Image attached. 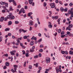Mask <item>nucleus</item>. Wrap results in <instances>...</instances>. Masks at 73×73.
<instances>
[{"instance_id":"obj_1","label":"nucleus","mask_w":73,"mask_h":73,"mask_svg":"<svg viewBox=\"0 0 73 73\" xmlns=\"http://www.w3.org/2000/svg\"><path fill=\"white\" fill-rule=\"evenodd\" d=\"M10 15L7 16V19H15V17L12 15L11 13H9Z\"/></svg>"},{"instance_id":"obj_2","label":"nucleus","mask_w":73,"mask_h":73,"mask_svg":"<svg viewBox=\"0 0 73 73\" xmlns=\"http://www.w3.org/2000/svg\"><path fill=\"white\" fill-rule=\"evenodd\" d=\"M16 50H14L11 51L10 53L11 54V56H15V53H16Z\"/></svg>"},{"instance_id":"obj_3","label":"nucleus","mask_w":73,"mask_h":73,"mask_svg":"<svg viewBox=\"0 0 73 73\" xmlns=\"http://www.w3.org/2000/svg\"><path fill=\"white\" fill-rule=\"evenodd\" d=\"M46 63H49L50 62V58L48 57H47L46 58Z\"/></svg>"},{"instance_id":"obj_4","label":"nucleus","mask_w":73,"mask_h":73,"mask_svg":"<svg viewBox=\"0 0 73 73\" xmlns=\"http://www.w3.org/2000/svg\"><path fill=\"white\" fill-rule=\"evenodd\" d=\"M29 25L30 26H32L33 25V22L32 20L30 21H29Z\"/></svg>"},{"instance_id":"obj_5","label":"nucleus","mask_w":73,"mask_h":73,"mask_svg":"<svg viewBox=\"0 0 73 73\" xmlns=\"http://www.w3.org/2000/svg\"><path fill=\"white\" fill-rule=\"evenodd\" d=\"M50 7H51V8H54L55 7V4L54 3H50Z\"/></svg>"},{"instance_id":"obj_6","label":"nucleus","mask_w":73,"mask_h":73,"mask_svg":"<svg viewBox=\"0 0 73 73\" xmlns=\"http://www.w3.org/2000/svg\"><path fill=\"white\" fill-rule=\"evenodd\" d=\"M22 38H23L22 37L18 38L17 39V42H19V43H20V41L19 40H21Z\"/></svg>"},{"instance_id":"obj_7","label":"nucleus","mask_w":73,"mask_h":73,"mask_svg":"<svg viewBox=\"0 0 73 73\" xmlns=\"http://www.w3.org/2000/svg\"><path fill=\"white\" fill-rule=\"evenodd\" d=\"M33 0H29L28 1L30 5H32V3H33Z\"/></svg>"},{"instance_id":"obj_8","label":"nucleus","mask_w":73,"mask_h":73,"mask_svg":"<svg viewBox=\"0 0 73 73\" xmlns=\"http://www.w3.org/2000/svg\"><path fill=\"white\" fill-rule=\"evenodd\" d=\"M34 42V41L33 40L31 41V42H30V45L31 46H33V45H34V43H33Z\"/></svg>"},{"instance_id":"obj_9","label":"nucleus","mask_w":73,"mask_h":73,"mask_svg":"<svg viewBox=\"0 0 73 73\" xmlns=\"http://www.w3.org/2000/svg\"><path fill=\"white\" fill-rule=\"evenodd\" d=\"M73 13V11H72V10H70L68 11V13L69 14H71V15H72Z\"/></svg>"},{"instance_id":"obj_10","label":"nucleus","mask_w":73,"mask_h":73,"mask_svg":"<svg viewBox=\"0 0 73 73\" xmlns=\"http://www.w3.org/2000/svg\"><path fill=\"white\" fill-rule=\"evenodd\" d=\"M72 27H73V25L72 24H69L68 26V28H72Z\"/></svg>"},{"instance_id":"obj_11","label":"nucleus","mask_w":73,"mask_h":73,"mask_svg":"<svg viewBox=\"0 0 73 73\" xmlns=\"http://www.w3.org/2000/svg\"><path fill=\"white\" fill-rule=\"evenodd\" d=\"M30 52L31 53H33V52H34L35 51V50L33 49H30L29 50Z\"/></svg>"},{"instance_id":"obj_12","label":"nucleus","mask_w":73,"mask_h":73,"mask_svg":"<svg viewBox=\"0 0 73 73\" xmlns=\"http://www.w3.org/2000/svg\"><path fill=\"white\" fill-rule=\"evenodd\" d=\"M36 20L37 21L38 24H39V25H40V22L39 21V18H37L36 19Z\"/></svg>"},{"instance_id":"obj_13","label":"nucleus","mask_w":73,"mask_h":73,"mask_svg":"<svg viewBox=\"0 0 73 73\" xmlns=\"http://www.w3.org/2000/svg\"><path fill=\"white\" fill-rule=\"evenodd\" d=\"M32 13H33L32 12H30V13H29L28 15L29 17H30V16H31L32 15Z\"/></svg>"},{"instance_id":"obj_14","label":"nucleus","mask_w":73,"mask_h":73,"mask_svg":"<svg viewBox=\"0 0 73 73\" xmlns=\"http://www.w3.org/2000/svg\"><path fill=\"white\" fill-rule=\"evenodd\" d=\"M5 65L7 66H9V63L8 62H7L5 63Z\"/></svg>"},{"instance_id":"obj_15","label":"nucleus","mask_w":73,"mask_h":73,"mask_svg":"<svg viewBox=\"0 0 73 73\" xmlns=\"http://www.w3.org/2000/svg\"><path fill=\"white\" fill-rule=\"evenodd\" d=\"M12 24V22L11 21H9L8 22V25H11Z\"/></svg>"},{"instance_id":"obj_16","label":"nucleus","mask_w":73,"mask_h":73,"mask_svg":"<svg viewBox=\"0 0 73 73\" xmlns=\"http://www.w3.org/2000/svg\"><path fill=\"white\" fill-rule=\"evenodd\" d=\"M21 31H23V32L24 33H25V32H27V31L24 30L23 29H20L19 30V32H21Z\"/></svg>"},{"instance_id":"obj_17","label":"nucleus","mask_w":73,"mask_h":73,"mask_svg":"<svg viewBox=\"0 0 73 73\" xmlns=\"http://www.w3.org/2000/svg\"><path fill=\"white\" fill-rule=\"evenodd\" d=\"M69 53L70 54H71L72 55H73V51H72L71 50H70L69 52Z\"/></svg>"},{"instance_id":"obj_18","label":"nucleus","mask_w":73,"mask_h":73,"mask_svg":"<svg viewBox=\"0 0 73 73\" xmlns=\"http://www.w3.org/2000/svg\"><path fill=\"white\" fill-rule=\"evenodd\" d=\"M10 30V29L9 28H6L5 31H9Z\"/></svg>"},{"instance_id":"obj_19","label":"nucleus","mask_w":73,"mask_h":73,"mask_svg":"<svg viewBox=\"0 0 73 73\" xmlns=\"http://www.w3.org/2000/svg\"><path fill=\"white\" fill-rule=\"evenodd\" d=\"M49 71V69H46V71H45V73H48V72Z\"/></svg>"},{"instance_id":"obj_20","label":"nucleus","mask_w":73,"mask_h":73,"mask_svg":"<svg viewBox=\"0 0 73 73\" xmlns=\"http://www.w3.org/2000/svg\"><path fill=\"white\" fill-rule=\"evenodd\" d=\"M8 54H4L3 55V56H5V57H8Z\"/></svg>"},{"instance_id":"obj_21","label":"nucleus","mask_w":73,"mask_h":73,"mask_svg":"<svg viewBox=\"0 0 73 73\" xmlns=\"http://www.w3.org/2000/svg\"><path fill=\"white\" fill-rule=\"evenodd\" d=\"M34 58L35 59H36V58H38V55H35L34 56Z\"/></svg>"},{"instance_id":"obj_22","label":"nucleus","mask_w":73,"mask_h":73,"mask_svg":"<svg viewBox=\"0 0 73 73\" xmlns=\"http://www.w3.org/2000/svg\"><path fill=\"white\" fill-rule=\"evenodd\" d=\"M3 20H4V18H1L0 20L1 22H3Z\"/></svg>"},{"instance_id":"obj_23","label":"nucleus","mask_w":73,"mask_h":73,"mask_svg":"<svg viewBox=\"0 0 73 73\" xmlns=\"http://www.w3.org/2000/svg\"><path fill=\"white\" fill-rule=\"evenodd\" d=\"M1 5H4L5 4V2H1Z\"/></svg>"},{"instance_id":"obj_24","label":"nucleus","mask_w":73,"mask_h":73,"mask_svg":"<svg viewBox=\"0 0 73 73\" xmlns=\"http://www.w3.org/2000/svg\"><path fill=\"white\" fill-rule=\"evenodd\" d=\"M15 24H18L19 23V22L18 21H15Z\"/></svg>"},{"instance_id":"obj_25","label":"nucleus","mask_w":73,"mask_h":73,"mask_svg":"<svg viewBox=\"0 0 73 73\" xmlns=\"http://www.w3.org/2000/svg\"><path fill=\"white\" fill-rule=\"evenodd\" d=\"M64 10V8L63 7H61L60 8V11H61V12H63Z\"/></svg>"},{"instance_id":"obj_26","label":"nucleus","mask_w":73,"mask_h":73,"mask_svg":"<svg viewBox=\"0 0 73 73\" xmlns=\"http://www.w3.org/2000/svg\"><path fill=\"white\" fill-rule=\"evenodd\" d=\"M64 12H67L68 11V9L67 8H65V9H64Z\"/></svg>"},{"instance_id":"obj_27","label":"nucleus","mask_w":73,"mask_h":73,"mask_svg":"<svg viewBox=\"0 0 73 73\" xmlns=\"http://www.w3.org/2000/svg\"><path fill=\"white\" fill-rule=\"evenodd\" d=\"M9 2L10 3H11L12 1V2H15V0H9Z\"/></svg>"},{"instance_id":"obj_28","label":"nucleus","mask_w":73,"mask_h":73,"mask_svg":"<svg viewBox=\"0 0 73 73\" xmlns=\"http://www.w3.org/2000/svg\"><path fill=\"white\" fill-rule=\"evenodd\" d=\"M9 10V11H13V9H12V6L10 7Z\"/></svg>"},{"instance_id":"obj_29","label":"nucleus","mask_w":73,"mask_h":73,"mask_svg":"<svg viewBox=\"0 0 73 73\" xmlns=\"http://www.w3.org/2000/svg\"><path fill=\"white\" fill-rule=\"evenodd\" d=\"M17 46H16L14 45L13 46V49H15V48H16L17 49Z\"/></svg>"},{"instance_id":"obj_30","label":"nucleus","mask_w":73,"mask_h":73,"mask_svg":"<svg viewBox=\"0 0 73 73\" xmlns=\"http://www.w3.org/2000/svg\"><path fill=\"white\" fill-rule=\"evenodd\" d=\"M43 5L44 7L46 6V2H44L43 3Z\"/></svg>"},{"instance_id":"obj_31","label":"nucleus","mask_w":73,"mask_h":73,"mask_svg":"<svg viewBox=\"0 0 73 73\" xmlns=\"http://www.w3.org/2000/svg\"><path fill=\"white\" fill-rule=\"evenodd\" d=\"M48 27L50 28H52V25H48Z\"/></svg>"},{"instance_id":"obj_32","label":"nucleus","mask_w":73,"mask_h":73,"mask_svg":"<svg viewBox=\"0 0 73 73\" xmlns=\"http://www.w3.org/2000/svg\"><path fill=\"white\" fill-rule=\"evenodd\" d=\"M23 38L24 39H27V36H23Z\"/></svg>"},{"instance_id":"obj_33","label":"nucleus","mask_w":73,"mask_h":73,"mask_svg":"<svg viewBox=\"0 0 73 73\" xmlns=\"http://www.w3.org/2000/svg\"><path fill=\"white\" fill-rule=\"evenodd\" d=\"M37 25H38L37 24L35 23L34 25V27L35 28H37Z\"/></svg>"},{"instance_id":"obj_34","label":"nucleus","mask_w":73,"mask_h":73,"mask_svg":"<svg viewBox=\"0 0 73 73\" xmlns=\"http://www.w3.org/2000/svg\"><path fill=\"white\" fill-rule=\"evenodd\" d=\"M32 65H30L29 66V68L30 69H32Z\"/></svg>"},{"instance_id":"obj_35","label":"nucleus","mask_w":73,"mask_h":73,"mask_svg":"<svg viewBox=\"0 0 73 73\" xmlns=\"http://www.w3.org/2000/svg\"><path fill=\"white\" fill-rule=\"evenodd\" d=\"M39 50L40 52H43V50L42 49H40Z\"/></svg>"},{"instance_id":"obj_36","label":"nucleus","mask_w":73,"mask_h":73,"mask_svg":"<svg viewBox=\"0 0 73 73\" xmlns=\"http://www.w3.org/2000/svg\"><path fill=\"white\" fill-rule=\"evenodd\" d=\"M61 29H58V33H60L61 32Z\"/></svg>"},{"instance_id":"obj_37","label":"nucleus","mask_w":73,"mask_h":73,"mask_svg":"<svg viewBox=\"0 0 73 73\" xmlns=\"http://www.w3.org/2000/svg\"><path fill=\"white\" fill-rule=\"evenodd\" d=\"M61 53H62V54H65V51H62L61 52Z\"/></svg>"},{"instance_id":"obj_38","label":"nucleus","mask_w":73,"mask_h":73,"mask_svg":"<svg viewBox=\"0 0 73 73\" xmlns=\"http://www.w3.org/2000/svg\"><path fill=\"white\" fill-rule=\"evenodd\" d=\"M2 13H5V10L4 9H3L2 11Z\"/></svg>"},{"instance_id":"obj_39","label":"nucleus","mask_w":73,"mask_h":73,"mask_svg":"<svg viewBox=\"0 0 73 73\" xmlns=\"http://www.w3.org/2000/svg\"><path fill=\"white\" fill-rule=\"evenodd\" d=\"M25 56H26V57H28V56H29L28 53H26V54H25Z\"/></svg>"},{"instance_id":"obj_40","label":"nucleus","mask_w":73,"mask_h":73,"mask_svg":"<svg viewBox=\"0 0 73 73\" xmlns=\"http://www.w3.org/2000/svg\"><path fill=\"white\" fill-rule=\"evenodd\" d=\"M22 52L23 54H25V51L24 50L22 51Z\"/></svg>"},{"instance_id":"obj_41","label":"nucleus","mask_w":73,"mask_h":73,"mask_svg":"<svg viewBox=\"0 0 73 73\" xmlns=\"http://www.w3.org/2000/svg\"><path fill=\"white\" fill-rule=\"evenodd\" d=\"M67 34L68 35H70V32L67 31Z\"/></svg>"},{"instance_id":"obj_42","label":"nucleus","mask_w":73,"mask_h":73,"mask_svg":"<svg viewBox=\"0 0 73 73\" xmlns=\"http://www.w3.org/2000/svg\"><path fill=\"white\" fill-rule=\"evenodd\" d=\"M20 44V45L21 46H22L23 45V44L22 43H19Z\"/></svg>"},{"instance_id":"obj_43","label":"nucleus","mask_w":73,"mask_h":73,"mask_svg":"<svg viewBox=\"0 0 73 73\" xmlns=\"http://www.w3.org/2000/svg\"><path fill=\"white\" fill-rule=\"evenodd\" d=\"M26 66V62H24V64L23 65V66L24 67H25Z\"/></svg>"},{"instance_id":"obj_44","label":"nucleus","mask_w":73,"mask_h":73,"mask_svg":"<svg viewBox=\"0 0 73 73\" xmlns=\"http://www.w3.org/2000/svg\"><path fill=\"white\" fill-rule=\"evenodd\" d=\"M36 68H37V67H38V63H36Z\"/></svg>"},{"instance_id":"obj_45","label":"nucleus","mask_w":73,"mask_h":73,"mask_svg":"<svg viewBox=\"0 0 73 73\" xmlns=\"http://www.w3.org/2000/svg\"><path fill=\"white\" fill-rule=\"evenodd\" d=\"M27 41L28 42H30L31 41L30 39L29 38H28L27 39Z\"/></svg>"},{"instance_id":"obj_46","label":"nucleus","mask_w":73,"mask_h":73,"mask_svg":"<svg viewBox=\"0 0 73 73\" xmlns=\"http://www.w3.org/2000/svg\"><path fill=\"white\" fill-rule=\"evenodd\" d=\"M41 41H42V38H40L38 40V42H41Z\"/></svg>"},{"instance_id":"obj_47","label":"nucleus","mask_w":73,"mask_h":73,"mask_svg":"<svg viewBox=\"0 0 73 73\" xmlns=\"http://www.w3.org/2000/svg\"><path fill=\"white\" fill-rule=\"evenodd\" d=\"M7 19L8 18H7H7H4L3 20H4L5 21H7Z\"/></svg>"},{"instance_id":"obj_48","label":"nucleus","mask_w":73,"mask_h":73,"mask_svg":"<svg viewBox=\"0 0 73 73\" xmlns=\"http://www.w3.org/2000/svg\"><path fill=\"white\" fill-rule=\"evenodd\" d=\"M54 18L55 19H57L58 18V16H55Z\"/></svg>"},{"instance_id":"obj_49","label":"nucleus","mask_w":73,"mask_h":73,"mask_svg":"<svg viewBox=\"0 0 73 73\" xmlns=\"http://www.w3.org/2000/svg\"><path fill=\"white\" fill-rule=\"evenodd\" d=\"M38 56L39 57H41V54L39 53L38 55Z\"/></svg>"},{"instance_id":"obj_50","label":"nucleus","mask_w":73,"mask_h":73,"mask_svg":"<svg viewBox=\"0 0 73 73\" xmlns=\"http://www.w3.org/2000/svg\"><path fill=\"white\" fill-rule=\"evenodd\" d=\"M11 72H13V73H15V72H16V71H15V70H13V69H11Z\"/></svg>"},{"instance_id":"obj_51","label":"nucleus","mask_w":73,"mask_h":73,"mask_svg":"<svg viewBox=\"0 0 73 73\" xmlns=\"http://www.w3.org/2000/svg\"><path fill=\"white\" fill-rule=\"evenodd\" d=\"M11 62H12L13 61V57H12V56L11 57Z\"/></svg>"},{"instance_id":"obj_52","label":"nucleus","mask_w":73,"mask_h":73,"mask_svg":"<svg viewBox=\"0 0 73 73\" xmlns=\"http://www.w3.org/2000/svg\"><path fill=\"white\" fill-rule=\"evenodd\" d=\"M21 11L22 12L23 11H25L24 9V8H22L21 9Z\"/></svg>"},{"instance_id":"obj_53","label":"nucleus","mask_w":73,"mask_h":73,"mask_svg":"<svg viewBox=\"0 0 73 73\" xmlns=\"http://www.w3.org/2000/svg\"><path fill=\"white\" fill-rule=\"evenodd\" d=\"M6 68H7V66H5L3 67V69H6Z\"/></svg>"},{"instance_id":"obj_54","label":"nucleus","mask_w":73,"mask_h":73,"mask_svg":"<svg viewBox=\"0 0 73 73\" xmlns=\"http://www.w3.org/2000/svg\"><path fill=\"white\" fill-rule=\"evenodd\" d=\"M65 15L66 16H69V13H65Z\"/></svg>"},{"instance_id":"obj_55","label":"nucleus","mask_w":73,"mask_h":73,"mask_svg":"<svg viewBox=\"0 0 73 73\" xmlns=\"http://www.w3.org/2000/svg\"><path fill=\"white\" fill-rule=\"evenodd\" d=\"M32 27H30L29 30L32 31Z\"/></svg>"},{"instance_id":"obj_56","label":"nucleus","mask_w":73,"mask_h":73,"mask_svg":"<svg viewBox=\"0 0 73 73\" xmlns=\"http://www.w3.org/2000/svg\"><path fill=\"white\" fill-rule=\"evenodd\" d=\"M14 67V68H17V66L16 65H15L13 66Z\"/></svg>"},{"instance_id":"obj_57","label":"nucleus","mask_w":73,"mask_h":73,"mask_svg":"<svg viewBox=\"0 0 73 73\" xmlns=\"http://www.w3.org/2000/svg\"><path fill=\"white\" fill-rule=\"evenodd\" d=\"M25 9H28V7H27V6H25Z\"/></svg>"},{"instance_id":"obj_58","label":"nucleus","mask_w":73,"mask_h":73,"mask_svg":"<svg viewBox=\"0 0 73 73\" xmlns=\"http://www.w3.org/2000/svg\"><path fill=\"white\" fill-rule=\"evenodd\" d=\"M8 40V38H6L5 40V44H7V40Z\"/></svg>"},{"instance_id":"obj_59","label":"nucleus","mask_w":73,"mask_h":73,"mask_svg":"<svg viewBox=\"0 0 73 73\" xmlns=\"http://www.w3.org/2000/svg\"><path fill=\"white\" fill-rule=\"evenodd\" d=\"M61 35H63V34H64V31H62L61 33Z\"/></svg>"},{"instance_id":"obj_60","label":"nucleus","mask_w":73,"mask_h":73,"mask_svg":"<svg viewBox=\"0 0 73 73\" xmlns=\"http://www.w3.org/2000/svg\"><path fill=\"white\" fill-rule=\"evenodd\" d=\"M25 4H28V2L27 1H26L25 2Z\"/></svg>"},{"instance_id":"obj_61","label":"nucleus","mask_w":73,"mask_h":73,"mask_svg":"<svg viewBox=\"0 0 73 73\" xmlns=\"http://www.w3.org/2000/svg\"><path fill=\"white\" fill-rule=\"evenodd\" d=\"M56 69V71L57 72H59V69L58 68H57V69Z\"/></svg>"},{"instance_id":"obj_62","label":"nucleus","mask_w":73,"mask_h":73,"mask_svg":"<svg viewBox=\"0 0 73 73\" xmlns=\"http://www.w3.org/2000/svg\"><path fill=\"white\" fill-rule=\"evenodd\" d=\"M69 5L70 6H72V5H73V3H70Z\"/></svg>"},{"instance_id":"obj_63","label":"nucleus","mask_w":73,"mask_h":73,"mask_svg":"<svg viewBox=\"0 0 73 73\" xmlns=\"http://www.w3.org/2000/svg\"><path fill=\"white\" fill-rule=\"evenodd\" d=\"M8 35L9 36H11V33H9L8 34Z\"/></svg>"},{"instance_id":"obj_64","label":"nucleus","mask_w":73,"mask_h":73,"mask_svg":"<svg viewBox=\"0 0 73 73\" xmlns=\"http://www.w3.org/2000/svg\"><path fill=\"white\" fill-rule=\"evenodd\" d=\"M21 6L20 5H19L18 6V8H21Z\"/></svg>"}]
</instances>
